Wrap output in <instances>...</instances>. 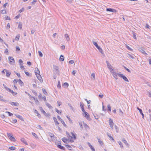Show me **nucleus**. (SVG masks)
I'll use <instances>...</instances> for the list:
<instances>
[{
	"mask_svg": "<svg viewBox=\"0 0 151 151\" xmlns=\"http://www.w3.org/2000/svg\"><path fill=\"white\" fill-rule=\"evenodd\" d=\"M97 48L102 54H104V53L101 48Z\"/></svg>",
	"mask_w": 151,
	"mask_h": 151,
	"instance_id": "f704fd0d",
	"label": "nucleus"
},
{
	"mask_svg": "<svg viewBox=\"0 0 151 151\" xmlns=\"http://www.w3.org/2000/svg\"><path fill=\"white\" fill-rule=\"evenodd\" d=\"M55 110L56 111L57 113H58V114H60L61 113V111H60L59 110H58V109H57V108H55Z\"/></svg>",
	"mask_w": 151,
	"mask_h": 151,
	"instance_id": "09e8293b",
	"label": "nucleus"
},
{
	"mask_svg": "<svg viewBox=\"0 0 151 151\" xmlns=\"http://www.w3.org/2000/svg\"><path fill=\"white\" fill-rule=\"evenodd\" d=\"M91 76L92 77L91 79L93 80H94L95 79V74L94 73H93L91 74Z\"/></svg>",
	"mask_w": 151,
	"mask_h": 151,
	"instance_id": "c85d7f7f",
	"label": "nucleus"
},
{
	"mask_svg": "<svg viewBox=\"0 0 151 151\" xmlns=\"http://www.w3.org/2000/svg\"><path fill=\"white\" fill-rule=\"evenodd\" d=\"M6 72V76L7 77H9L11 74V73L8 71L7 70Z\"/></svg>",
	"mask_w": 151,
	"mask_h": 151,
	"instance_id": "aec40b11",
	"label": "nucleus"
},
{
	"mask_svg": "<svg viewBox=\"0 0 151 151\" xmlns=\"http://www.w3.org/2000/svg\"><path fill=\"white\" fill-rule=\"evenodd\" d=\"M48 134L51 138L52 139L55 140V137L53 134L50 132H49Z\"/></svg>",
	"mask_w": 151,
	"mask_h": 151,
	"instance_id": "1a4fd4ad",
	"label": "nucleus"
},
{
	"mask_svg": "<svg viewBox=\"0 0 151 151\" xmlns=\"http://www.w3.org/2000/svg\"><path fill=\"white\" fill-rule=\"evenodd\" d=\"M83 123L84 127L85 129H87V128H88V125L84 123V122H83Z\"/></svg>",
	"mask_w": 151,
	"mask_h": 151,
	"instance_id": "bb28decb",
	"label": "nucleus"
},
{
	"mask_svg": "<svg viewBox=\"0 0 151 151\" xmlns=\"http://www.w3.org/2000/svg\"><path fill=\"white\" fill-rule=\"evenodd\" d=\"M106 63L108 68L110 70H112V69H113L112 68V66L109 63L108 61H106Z\"/></svg>",
	"mask_w": 151,
	"mask_h": 151,
	"instance_id": "423d86ee",
	"label": "nucleus"
},
{
	"mask_svg": "<svg viewBox=\"0 0 151 151\" xmlns=\"http://www.w3.org/2000/svg\"><path fill=\"white\" fill-rule=\"evenodd\" d=\"M10 24L9 23H8L7 25L6 26V29H9L10 28Z\"/></svg>",
	"mask_w": 151,
	"mask_h": 151,
	"instance_id": "69168bd1",
	"label": "nucleus"
},
{
	"mask_svg": "<svg viewBox=\"0 0 151 151\" xmlns=\"http://www.w3.org/2000/svg\"><path fill=\"white\" fill-rule=\"evenodd\" d=\"M107 136L109 137L110 138V139L111 140H112L113 141H114V139L113 137L111 136V134L108 132L107 133Z\"/></svg>",
	"mask_w": 151,
	"mask_h": 151,
	"instance_id": "2eb2a0df",
	"label": "nucleus"
},
{
	"mask_svg": "<svg viewBox=\"0 0 151 151\" xmlns=\"http://www.w3.org/2000/svg\"><path fill=\"white\" fill-rule=\"evenodd\" d=\"M57 117L58 118V119L59 120V121H62V120L63 119L60 117V116H57Z\"/></svg>",
	"mask_w": 151,
	"mask_h": 151,
	"instance_id": "0e129e2a",
	"label": "nucleus"
},
{
	"mask_svg": "<svg viewBox=\"0 0 151 151\" xmlns=\"http://www.w3.org/2000/svg\"><path fill=\"white\" fill-rule=\"evenodd\" d=\"M53 118L54 121L55 122V124H59V123L58 122L56 118L54 117H53Z\"/></svg>",
	"mask_w": 151,
	"mask_h": 151,
	"instance_id": "a878e982",
	"label": "nucleus"
},
{
	"mask_svg": "<svg viewBox=\"0 0 151 151\" xmlns=\"http://www.w3.org/2000/svg\"><path fill=\"white\" fill-rule=\"evenodd\" d=\"M16 148L14 147L11 146L9 147V149L11 150H15Z\"/></svg>",
	"mask_w": 151,
	"mask_h": 151,
	"instance_id": "a18cd8bd",
	"label": "nucleus"
},
{
	"mask_svg": "<svg viewBox=\"0 0 151 151\" xmlns=\"http://www.w3.org/2000/svg\"><path fill=\"white\" fill-rule=\"evenodd\" d=\"M110 71L111 73H112L113 76L115 79L116 80L117 79V75H118V74L119 73H117L115 72H114L113 71V69H112V70H110Z\"/></svg>",
	"mask_w": 151,
	"mask_h": 151,
	"instance_id": "7ed1b4c3",
	"label": "nucleus"
},
{
	"mask_svg": "<svg viewBox=\"0 0 151 151\" xmlns=\"http://www.w3.org/2000/svg\"><path fill=\"white\" fill-rule=\"evenodd\" d=\"M18 81L19 84L21 86H22L23 85L24 83L21 79H19Z\"/></svg>",
	"mask_w": 151,
	"mask_h": 151,
	"instance_id": "5701e85b",
	"label": "nucleus"
},
{
	"mask_svg": "<svg viewBox=\"0 0 151 151\" xmlns=\"http://www.w3.org/2000/svg\"><path fill=\"white\" fill-rule=\"evenodd\" d=\"M6 113H8L9 114V116H12L13 115V114L12 113H10V112L9 111H6Z\"/></svg>",
	"mask_w": 151,
	"mask_h": 151,
	"instance_id": "6e6d98bb",
	"label": "nucleus"
},
{
	"mask_svg": "<svg viewBox=\"0 0 151 151\" xmlns=\"http://www.w3.org/2000/svg\"><path fill=\"white\" fill-rule=\"evenodd\" d=\"M83 113H84V116L86 117L87 119H88V118H89V115L85 111Z\"/></svg>",
	"mask_w": 151,
	"mask_h": 151,
	"instance_id": "412c9836",
	"label": "nucleus"
},
{
	"mask_svg": "<svg viewBox=\"0 0 151 151\" xmlns=\"http://www.w3.org/2000/svg\"><path fill=\"white\" fill-rule=\"evenodd\" d=\"M20 37V35H17L15 37V40H16L17 41L19 39V38Z\"/></svg>",
	"mask_w": 151,
	"mask_h": 151,
	"instance_id": "49530a36",
	"label": "nucleus"
},
{
	"mask_svg": "<svg viewBox=\"0 0 151 151\" xmlns=\"http://www.w3.org/2000/svg\"><path fill=\"white\" fill-rule=\"evenodd\" d=\"M32 135L35 137L36 138H37V135L35 133L33 132H32Z\"/></svg>",
	"mask_w": 151,
	"mask_h": 151,
	"instance_id": "864d4df0",
	"label": "nucleus"
},
{
	"mask_svg": "<svg viewBox=\"0 0 151 151\" xmlns=\"http://www.w3.org/2000/svg\"><path fill=\"white\" fill-rule=\"evenodd\" d=\"M65 38H66V39L67 41H68L69 40L70 38H69V37L68 34H65Z\"/></svg>",
	"mask_w": 151,
	"mask_h": 151,
	"instance_id": "2f4dec72",
	"label": "nucleus"
},
{
	"mask_svg": "<svg viewBox=\"0 0 151 151\" xmlns=\"http://www.w3.org/2000/svg\"><path fill=\"white\" fill-rule=\"evenodd\" d=\"M35 73L36 75H37V74H40V71L39 70L38 68H35Z\"/></svg>",
	"mask_w": 151,
	"mask_h": 151,
	"instance_id": "4468645a",
	"label": "nucleus"
},
{
	"mask_svg": "<svg viewBox=\"0 0 151 151\" xmlns=\"http://www.w3.org/2000/svg\"><path fill=\"white\" fill-rule=\"evenodd\" d=\"M118 142L119 144V145H120V146L121 147V148H122L123 147V146L121 142L120 141H118Z\"/></svg>",
	"mask_w": 151,
	"mask_h": 151,
	"instance_id": "c03bdc74",
	"label": "nucleus"
},
{
	"mask_svg": "<svg viewBox=\"0 0 151 151\" xmlns=\"http://www.w3.org/2000/svg\"><path fill=\"white\" fill-rule=\"evenodd\" d=\"M53 69L56 71V74L58 75H59L60 72L58 67L55 65H53Z\"/></svg>",
	"mask_w": 151,
	"mask_h": 151,
	"instance_id": "20e7f679",
	"label": "nucleus"
},
{
	"mask_svg": "<svg viewBox=\"0 0 151 151\" xmlns=\"http://www.w3.org/2000/svg\"><path fill=\"white\" fill-rule=\"evenodd\" d=\"M88 145L90 147L92 151H95V149L89 142L88 143Z\"/></svg>",
	"mask_w": 151,
	"mask_h": 151,
	"instance_id": "f3484780",
	"label": "nucleus"
},
{
	"mask_svg": "<svg viewBox=\"0 0 151 151\" xmlns=\"http://www.w3.org/2000/svg\"><path fill=\"white\" fill-rule=\"evenodd\" d=\"M16 116H17V117L19 118L21 120H23V118L22 116H21L20 115H16Z\"/></svg>",
	"mask_w": 151,
	"mask_h": 151,
	"instance_id": "7c9ffc66",
	"label": "nucleus"
},
{
	"mask_svg": "<svg viewBox=\"0 0 151 151\" xmlns=\"http://www.w3.org/2000/svg\"><path fill=\"white\" fill-rule=\"evenodd\" d=\"M64 60V57L63 55H61L60 58V61H63Z\"/></svg>",
	"mask_w": 151,
	"mask_h": 151,
	"instance_id": "4be33fe9",
	"label": "nucleus"
},
{
	"mask_svg": "<svg viewBox=\"0 0 151 151\" xmlns=\"http://www.w3.org/2000/svg\"><path fill=\"white\" fill-rule=\"evenodd\" d=\"M106 11L107 12H116V10L115 9L111 8H107Z\"/></svg>",
	"mask_w": 151,
	"mask_h": 151,
	"instance_id": "6e6552de",
	"label": "nucleus"
},
{
	"mask_svg": "<svg viewBox=\"0 0 151 151\" xmlns=\"http://www.w3.org/2000/svg\"><path fill=\"white\" fill-rule=\"evenodd\" d=\"M84 105L83 104H82L81 103H80V106L81 107L82 111L83 112H84L85 111L84 109Z\"/></svg>",
	"mask_w": 151,
	"mask_h": 151,
	"instance_id": "ddd939ff",
	"label": "nucleus"
},
{
	"mask_svg": "<svg viewBox=\"0 0 151 151\" xmlns=\"http://www.w3.org/2000/svg\"><path fill=\"white\" fill-rule=\"evenodd\" d=\"M127 56L128 57L130 58L131 59H134V57L132 55H131L130 54L128 53L127 54Z\"/></svg>",
	"mask_w": 151,
	"mask_h": 151,
	"instance_id": "cd10ccee",
	"label": "nucleus"
},
{
	"mask_svg": "<svg viewBox=\"0 0 151 151\" xmlns=\"http://www.w3.org/2000/svg\"><path fill=\"white\" fill-rule=\"evenodd\" d=\"M108 110L110 112L111 111V107L109 104H108L107 106Z\"/></svg>",
	"mask_w": 151,
	"mask_h": 151,
	"instance_id": "37998d69",
	"label": "nucleus"
},
{
	"mask_svg": "<svg viewBox=\"0 0 151 151\" xmlns=\"http://www.w3.org/2000/svg\"><path fill=\"white\" fill-rule=\"evenodd\" d=\"M24 8H22L21 9H20L18 11V12L19 13H20L23 12L24 11Z\"/></svg>",
	"mask_w": 151,
	"mask_h": 151,
	"instance_id": "8fccbe9b",
	"label": "nucleus"
},
{
	"mask_svg": "<svg viewBox=\"0 0 151 151\" xmlns=\"http://www.w3.org/2000/svg\"><path fill=\"white\" fill-rule=\"evenodd\" d=\"M119 112L120 113V115L121 116L123 114V113L122 111V110L120 109H119Z\"/></svg>",
	"mask_w": 151,
	"mask_h": 151,
	"instance_id": "052dcab7",
	"label": "nucleus"
},
{
	"mask_svg": "<svg viewBox=\"0 0 151 151\" xmlns=\"http://www.w3.org/2000/svg\"><path fill=\"white\" fill-rule=\"evenodd\" d=\"M57 87L59 88H60L61 87V85H60V82L59 81L58 82V84L57 85Z\"/></svg>",
	"mask_w": 151,
	"mask_h": 151,
	"instance_id": "79ce46f5",
	"label": "nucleus"
},
{
	"mask_svg": "<svg viewBox=\"0 0 151 151\" xmlns=\"http://www.w3.org/2000/svg\"><path fill=\"white\" fill-rule=\"evenodd\" d=\"M42 91H43V93L45 94H46L47 93V92L43 88H42Z\"/></svg>",
	"mask_w": 151,
	"mask_h": 151,
	"instance_id": "e2e57ef3",
	"label": "nucleus"
},
{
	"mask_svg": "<svg viewBox=\"0 0 151 151\" xmlns=\"http://www.w3.org/2000/svg\"><path fill=\"white\" fill-rule=\"evenodd\" d=\"M19 64H22V63H23V61L21 59H19Z\"/></svg>",
	"mask_w": 151,
	"mask_h": 151,
	"instance_id": "338daca9",
	"label": "nucleus"
},
{
	"mask_svg": "<svg viewBox=\"0 0 151 151\" xmlns=\"http://www.w3.org/2000/svg\"><path fill=\"white\" fill-rule=\"evenodd\" d=\"M124 69L127 71L128 72H129V73H131V71H130V70H129L128 68H127L126 67H125V66H124Z\"/></svg>",
	"mask_w": 151,
	"mask_h": 151,
	"instance_id": "5fc2aeb1",
	"label": "nucleus"
},
{
	"mask_svg": "<svg viewBox=\"0 0 151 151\" xmlns=\"http://www.w3.org/2000/svg\"><path fill=\"white\" fill-rule=\"evenodd\" d=\"M1 13L2 14H6V11L5 10H1Z\"/></svg>",
	"mask_w": 151,
	"mask_h": 151,
	"instance_id": "a19ab883",
	"label": "nucleus"
},
{
	"mask_svg": "<svg viewBox=\"0 0 151 151\" xmlns=\"http://www.w3.org/2000/svg\"><path fill=\"white\" fill-rule=\"evenodd\" d=\"M71 134L72 136V137H71L73 138L74 139H76V137L74 133L73 132H71Z\"/></svg>",
	"mask_w": 151,
	"mask_h": 151,
	"instance_id": "473e14b6",
	"label": "nucleus"
},
{
	"mask_svg": "<svg viewBox=\"0 0 151 151\" xmlns=\"http://www.w3.org/2000/svg\"><path fill=\"white\" fill-rule=\"evenodd\" d=\"M9 60V63L11 65L14 64L15 61L14 58L11 56H9L8 58Z\"/></svg>",
	"mask_w": 151,
	"mask_h": 151,
	"instance_id": "f257e3e1",
	"label": "nucleus"
},
{
	"mask_svg": "<svg viewBox=\"0 0 151 151\" xmlns=\"http://www.w3.org/2000/svg\"><path fill=\"white\" fill-rule=\"evenodd\" d=\"M4 53L7 55L9 54L8 50L7 49H6L4 51Z\"/></svg>",
	"mask_w": 151,
	"mask_h": 151,
	"instance_id": "3c124183",
	"label": "nucleus"
},
{
	"mask_svg": "<svg viewBox=\"0 0 151 151\" xmlns=\"http://www.w3.org/2000/svg\"><path fill=\"white\" fill-rule=\"evenodd\" d=\"M132 35L133 36V37L136 40H137V37H136V35L137 34L135 33L134 32H132Z\"/></svg>",
	"mask_w": 151,
	"mask_h": 151,
	"instance_id": "393cba45",
	"label": "nucleus"
},
{
	"mask_svg": "<svg viewBox=\"0 0 151 151\" xmlns=\"http://www.w3.org/2000/svg\"><path fill=\"white\" fill-rule=\"evenodd\" d=\"M37 1V0H33L31 3V4L34 5L35 4V3Z\"/></svg>",
	"mask_w": 151,
	"mask_h": 151,
	"instance_id": "4d7b16f0",
	"label": "nucleus"
},
{
	"mask_svg": "<svg viewBox=\"0 0 151 151\" xmlns=\"http://www.w3.org/2000/svg\"><path fill=\"white\" fill-rule=\"evenodd\" d=\"M5 18L6 20H10V18L8 16H6L5 17Z\"/></svg>",
	"mask_w": 151,
	"mask_h": 151,
	"instance_id": "13d9d810",
	"label": "nucleus"
},
{
	"mask_svg": "<svg viewBox=\"0 0 151 151\" xmlns=\"http://www.w3.org/2000/svg\"><path fill=\"white\" fill-rule=\"evenodd\" d=\"M40 110H41V112L44 114L45 116H47V113L46 112L44 111V110L42 108V107L40 108Z\"/></svg>",
	"mask_w": 151,
	"mask_h": 151,
	"instance_id": "dca6fc26",
	"label": "nucleus"
},
{
	"mask_svg": "<svg viewBox=\"0 0 151 151\" xmlns=\"http://www.w3.org/2000/svg\"><path fill=\"white\" fill-rule=\"evenodd\" d=\"M109 125L110 127H111V128L112 129H113V125L114 124V123L113 122V120L112 119H111L110 118H109Z\"/></svg>",
	"mask_w": 151,
	"mask_h": 151,
	"instance_id": "39448f33",
	"label": "nucleus"
},
{
	"mask_svg": "<svg viewBox=\"0 0 151 151\" xmlns=\"http://www.w3.org/2000/svg\"><path fill=\"white\" fill-rule=\"evenodd\" d=\"M65 146L69 150H71L72 149V148L68 145H65Z\"/></svg>",
	"mask_w": 151,
	"mask_h": 151,
	"instance_id": "6ab92c4d",
	"label": "nucleus"
},
{
	"mask_svg": "<svg viewBox=\"0 0 151 151\" xmlns=\"http://www.w3.org/2000/svg\"><path fill=\"white\" fill-rule=\"evenodd\" d=\"M92 42L93 44L96 47H100L98 46L97 42L94 41H93Z\"/></svg>",
	"mask_w": 151,
	"mask_h": 151,
	"instance_id": "72a5a7b5",
	"label": "nucleus"
},
{
	"mask_svg": "<svg viewBox=\"0 0 151 151\" xmlns=\"http://www.w3.org/2000/svg\"><path fill=\"white\" fill-rule=\"evenodd\" d=\"M79 125L80 126V127L81 128L83 129V125H82V122H79Z\"/></svg>",
	"mask_w": 151,
	"mask_h": 151,
	"instance_id": "680f3d73",
	"label": "nucleus"
},
{
	"mask_svg": "<svg viewBox=\"0 0 151 151\" xmlns=\"http://www.w3.org/2000/svg\"><path fill=\"white\" fill-rule=\"evenodd\" d=\"M137 109L139 111L140 114L142 115V118L143 119H144V115L142 112V110L141 109L139 108L138 107H137Z\"/></svg>",
	"mask_w": 151,
	"mask_h": 151,
	"instance_id": "9d476101",
	"label": "nucleus"
},
{
	"mask_svg": "<svg viewBox=\"0 0 151 151\" xmlns=\"http://www.w3.org/2000/svg\"><path fill=\"white\" fill-rule=\"evenodd\" d=\"M58 148H59L60 149L64 150H65V147L61 146L60 145H58L57 146Z\"/></svg>",
	"mask_w": 151,
	"mask_h": 151,
	"instance_id": "a211bd4d",
	"label": "nucleus"
},
{
	"mask_svg": "<svg viewBox=\"0 0 151 151\" xmlns=\"http://www.w3.org/2000/svg\"><path fill=\"white\" fill-rule=\"evenodd\" d=\"M22 24L21 22H19V24L18 27L19 28L21 29H22Z\"/></svg>",
	"mask_w": 151,
	"mask_h": 151,
	"instance_id": "4c0bfd02",
	"label": "nucleus"
},
{
	"mask_svg": "<svg viewBox=\"0 0 151 151\" xmlns=\"http://www.w3.org/2000/svg\"><path fill=\"white\" fill-rule=\"evenodd\" d=\"M21 141L23 142L26 145H27L28 144L27 143L26 140L24 138H22L20 139Z\"/></svg>",
	"mask_w": 151,
	"mask_h": 151,
	"instance_id": "f8f14e48",
	"label": "nucleus"
},
{
	"mask_svg": "<svg viewBox=\"0 0 151 151\" xmlns=\"http://www.w3.org/2000/svg\"><path fill=\"white\" fill-rule=\"evenodd\" d=\"M63 86L65 87H67L68 86V83L65 82L63 84Z\"/></svg>",
	"mask_w": 151,
	"mask_h": 151,
	"instance_id": "c9c22d12",
	"label": "nucleus"
},
{
	"mask_svg": "<svg viewBox=\"0 0 151 151\" xmlns=\"http://www.w3.org/2000/svg\"><path fill=\"white\" fill-rule=\"evenodd\" d=\"M38 53L39 56L40 57H42L43 56V55L42 52L40 51H38Z\"/></svg>",
	"mask_w": 151,
	"mask_h": 151,
	"instance_id": "bf43d9fd",
	"label": "nucleus"
},
{
	"mask_svg": "<svg viewBox=\"0 0 151 151\" xmlns=\"http://www.w3.org/2000/svg\"><path fill=\"white\" fill-rule=\"evenodd\" d=\"M46 105L50 109H52V107L49 104L46 103Z\"/></svg>",
	"mask_w": 151,
	"mask_h": 151,
	"instance_id": "c756f323",
	"label": "nucleus"
},
{
	"mask_svg": "<svg viewBox=\"0 0 151 151\" xmlns=\"http://www.w3.org/2000/svg\"><path fill=\"white\" fill-rule=\"evenodd\" d=\"M12 141H15V138L13 137L12 135V136L10 137L9 138Z\"/></svg>",
	"mask_w": 151,
	"mask_h": 151,
	"instance_id": "e433bc0d",
	"label": "nucleus"
},
{
	"mask_svg": "<svg viewBox=\"0 0 151 151\" xmlns=\"http://www.w3.org/2000/svg\"><path fill=\"white\" fill-rule=\"evenodd\" d=\"M7 135L9 138L10 137L12 136L11 134H10V133H7Z\"/></svg>",
	"mask_w": 151,
	"mask_h": 151,
	"instance_id": "774afa93",
	"label": "nucleus"
},
{
	"mask_svg": "<svg viewBox=\"0 0 151 151\" xmlns=\"http://www.w3.org/2000/svg\"><path fill=\"white\" fill-rule=\"evenodd\" d=\"M62 140L63 142L66 143H67V141H68V140L66 139L65 137L63 138Z\"/></svg>",
	"mask_w": 151,
	"mask_h": 151,
	"instance_id": "b1692460",
	"label": "nucleus"
},
{
	"mask_svg": "<svg viewBox=\"0 0 151 151\" xmlns=\"http://www.w3.org/2000/svg\"><path fill=\"white\" fill-rule=\"evenodd\" d=\"M36 75V77H37V78L40 81V82H43V80H42V78L41 75H40V74H38Z\"/></svg>",
	"mask_w": 151,
	"mask_h": 151,
	"instance_id": "0eeeda50",
	"label": "nucleus"
},
{
	"mask_svg": "<svg viewBox=\"0 0 151 151\" xmlns=\"http://www.w3.org/2000/svg\"><path fill=\"white\" fill-rule=\"evenodd\" d=\"M9 103L12 106H17L19 105V104L17 102L15 103L13 102H10Z\"/></svg>",
	"mask_w": 151,
	"mask_h": 151,
	"instance_id": "9b49d317",
	"label": "nucleus"
},
{
	"mask_svg": "<svg viewBox=\"0 0 151 151\" xmlns=\"http://www.w3.org/2000/svg\"><path fill=\"white\" fill-rule=\"evenodd\" d=\"M20 67L21 69H22L23 70L25 68L24 67V66L22 64H20Z\"/></svg>",
	"mask_w": 151,
	"mask_h": 151,
	"instance_id": "603ef678",
	"label": "nucleus"
},
{
	"mask_svg": "<svg viewBox=\"0 0 151 151\" xmlns=\"http://www.w3.org/2000/svg\"><path fill=\"white\" fill-rule=\"evenodd\" d=\"M61 122L63 124V125L65 127H67V125L65 124L64 122L62 120V121H61Z\"/></svg>",
	"mask_w": 151,
	"mask_h": 151,
	"instance_id": "ea45409f",
	"label": "nucleus"
},
{
	"mask_svg": "<svg viewBox=\"0 0 151 151\" xmlns=\"http://www.w3.org/2000/svg\"><path fill=\"white\" fill-rule=\"evenodd\" d=\"M98 140V141L99 142L101 145H103V143L99 139H98L97 138Z\"/></svg>",
	"mask_w": 151,
	"mask_h": 151,
	"instance_id": "de8ad7c7",
	"label": "nucleus"
},
{
	"mask_svg": "<svg viewBox=\"0 0 151 151\" xmlns=\"http://www.w3.org/2000/svg\"><path fill=\"white\" fill-rule=\"evenodd\" d=\"M122 141L126 145H128L127 141L124 138L122 139Z\"/></svg>",
	"mask_w": 151,
	"mask_h": 151,
	"instance_id": "58836bf2",
	"label": "nucleus"
},
{
	"mask_svg": "<svg viewBox=\"0 0 151 151\" xmlns=\"http://www.w3.org/2000/svg\"><path fill=\"white\" fill-rule=\"evenodd\" d=\"M118 76L122 78L125 81H129L127 78L124 75L121 74H118Z\"/></svg>",
	"mask_w": 151,
	"mask_h": 151,
	"instance_id": "f03ea898",
	"label": "nucleus"
}]
</instances>
